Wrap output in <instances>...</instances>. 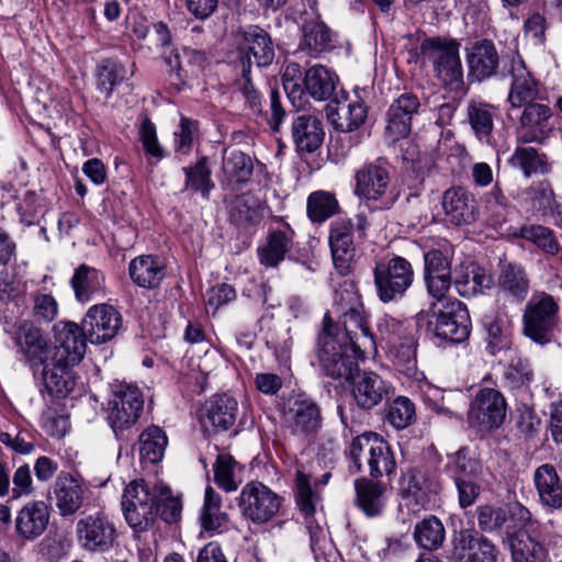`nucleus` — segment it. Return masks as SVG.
Here are the masks:
<instances>
[{"instance_id":"obj_4","label":"nucleus","mask_w":562,"mask_h":562,"mask_svg":"<svg viewBox=\"0 0 562 562\" xmlns=\"http://www.w3.org/2000/svg\"><path fill=\"white\" fill-rule=\"evenodd\" d=\"M420 54L432 63L435 75L445 87L457 92L463 90V68L456 41L428 37L420 44Z\"/></svg>"},{"instance_id":"obj_32","label":"nucleus","mask_w":562,"mask_h":562,"mask_svg":"<svg viewBox=\"0 0 562 562\" xmlns=\"http://www.w3.org/2000/svg\"><path fill=\"white\" fill-rule=\"evenodd\" d=\"M356 505L367 517H380L386 504V485L369 477L355 481Z\"/></svg>"},{"instance_id":"obj_52","label":"nucleus","mask_w":562,"mask_h":562,"mask_svg":"<svg viewBox=\"0 0 562 562\" xmlns=\"http://www.w3.org/2000/svg\"><path fill=\"white\" fill-rule=\"evenodd\" d=\"M221 496L211 487L204 493V504L201 515V525L207 531L226 528L228 515L221 509Z\"/></svg>"},{"instance_id":"obj_22","label":"nucleus","mask_w":562,"mask_h":562,"mask_svg":"<svg viewBox=\"0 0 562 562\" xmlns=\"http://www.w3.org/2000/svg\"><path fill=\"white\" fill-rule=\"evenodd\" d=\"M355 192L370 201L380 200L387 191L391 176L390 166L384 158L364 164L355 175Z\"/></svg>"},{"instance_id":"obj_26","label":"nucleus","mask_w":562,"mask_h":562,"mask_svg":"<svg viewBox=\"0 0 562 562\" xmlns=\"http://www.w3.org/2000/svg\"><path fill=\"white\" fill-rule=\"evenodd\" d=\"M419 108V99L411 92H405L393 101L387 110L386 125V131L393 139L405 137L411 133L412 120Z\"/></svg>"},{"instance_id":"obj_20","label":"nucleus","mask_w":562,"mask_h":562,"mask_svg":"<svg viewBox=\"0 0 562 562\" xmlns=\"http://www.w3.org/2000/svg\"><path fill=\"white\" fill-rule=\"evenodd\" d=\"M55 346L52 348V355L57 361L78 364L85 353L88 340L82 325L74 322H59L54 326Z\"/></svg>"},{"instance_id":"obj_60","label":"nucleus","mask_w":562,"mask_h":562,"mask_svg":"<svg viewBox=\"0 0 562 562\" xmlns=\"http://www.w3.org/2000/svg\"><path fill=\"white\" fill-rule=\"evenodd\" d=\"M337 209V200L328 192L317 191L307 199V215L314 223L325 222L336 213Z\"/></svg>"},{"instance_id":"obj_40","label":"nucleus","mask_w":562,"mask_h":562,"mask_svg":"<svg viewBox=\"0 0 562 562\" xmlns=\"http://www.w3.org/2000/svg\"><path fill=\"white\" fill-rule=\"evenodd\" d=\"M288 419L294 435L314 434L322 424L319 407L308 398L295 400L289 409Z\"/></svg>"},{"instance_id":"obj_34","label":"nucleus","mask_w":562,"mask_h":562,"mask_svg":"<svg viewBox=\"0 0 562 562\" xmlns=\"http://www.w3.org/2000/svg\"><path fill=\"white\" fill-rule=\"evenodd\" d=\"M467 61L469 65L470 76L482 81L496 75L499 56L493 42L482 40L468 50Z\"/></svg>"},{"instance_id":"obj_44","label":"nucleus","mask_w":562,"mask_h":562,"mask_svg":"<svg viewBox=\"0 0 562 562\" xmlns=\"http://www.w3.org/2000/svg\"><path fill=\"white\" fill-rule=\"evenodd\" d=\"M337 77L322 65L308 68L303 78V90L314 100L325 101L330 99L336 89Z\"/></svg>"},{"instance_id":"obj_58","label":"nucleus","mask_w":562,"mask_h":562,"mask_svg":"<svg viewBox=\"0 0 562 562\" xmlns=\"http://www.w3.org/2000/svg\"><path fill=\"white\" fill-rule=\"evenodd\" d=\"M223 172L235 182H247L252 173L254 165L250 156L240 150L225 151L222 165Z\"/></svg>"},{"instance_id":"obj_59","label":"nucleus","mask_w":562,"mask_h":562,"mask_svg":"<svg viewBox=\"0 0 562 562\" xmlns=\"http://www.w3.org/2000/svg\"><path fill=\"white\" fill-rule=\"evenodd\" d=\"M526 194L531 209L542 215L552 214L559 206L552 186L547 180L532 183Z\"/></svg>"},{"instance_id":"obj_24","label":"nucleus","mask_w":562,"mask_h":562,"mask_svg":"<svg viewBox=\"0 0 562 562\" xmlns=\"http://www.w3.org/2000/svg\"><path fill=\"white\" fill-rule=\"evenodd\" d=\"M352 228L353 225L350 220L340 218L331 223L329 232L333 262L341 276H347L351 272L355 259Z\"/></svg>"},{"instance_id":"obj_14","label":"nucleus","mask_w":562,"mask_h":562,"mask_svg":"<svg viewBox=\"0 0 562 562\" xmlns=\"http://www.w3.org/2000/svg\"><path fill=\"white\" fill-rule=\"evenodd\" d=\"M452 555L459 562H497L499 550L473 529H462L452 539Z\"/></svg>"},{"instance_id":"obj_42","label":"nucleus","mask_w":562,"mask_h":562,"mask_svg":"<svg viewBox=\"0 0 562 562\" xmlns=\"http://www.w3.org/2000/svg\"><path fill=\"white\" fill-rule=\"evenodd\" d=\"M293 235L289 225L284 229L270 232L266 243L258 248L259 262L265 267L276 268L292 249Z\"/></svg>"},{"instance_id":"obj_28","label":"nucleus","mask_w":562,"mask_h":562,"mask_svg":"<svg viewBox=\"0 0 562 562\" xmlns=\"http://www.w3.org/2000/svg\"><path fill=\"white\" fill-rule=\"evenodd\" d=\"M48 521V506L42 501L29 502L15 517L16 535L24 540H34L46 530Z\"/></svg>"},{"instance_id":"obj_33","label":"nucleus","mask_w":562,"mask_h":562,"mask_svg":"<svg viewBox=\"0 0 562 562\" xmlns=\"http://www.w3.org/2000/svg\"><path fill=\"white\" fill-rule=\"evenodd\" d=\"M533 484L542 506L551 509L562 507V480L554 465L544 463L533 473Z\"/></svg>"},{"instance_id":"obj_53","label":"nucleus","mask_w":562,"mask_h":562,"mask_svg":"<svg viewBox=\"0 0 562 562\" xmlns=\"http://www.w3.org/2000/svg\"><path fill=\"white\" fill-rule=\"evenodd\" d=\"M186 175V188L200 192L204 199H209L214 182L211 179L209 158L202 156L195 165L182 168Z\"/></svg>"},{"instance_id":"obj_30","label":"nucleus","mask_w":562,"mask_h":562,"mask_svg":"<svg viewBox=\"0 0 562 562\" xmlns=\"http://www.w3.org/2000/svg\"><path fill=\"white\" fill-rule=\"evenodd\" d=\"M438 482L419 469L407 470L401 479V494L419 507H426L431 497L437 494Z\"/></svg>"},{"instance_id":"obj_41","label":"nucleus","mask_w":562,"mask_h":562,"mask_svg":"<svg viewBox=\"0 0 562 562\" xmlns=\"http://www.w3.org/2000/svg\"><path fill=\"white\" fill-rule=\"evenodd\" d=\"M128 273L137 286L156 289L166 276V267L158 257L138 256L130 262Z\"/></svg>"},{"instance_id":"obj_6","label":"nucleus","mask_w":562,"mask_h":562,"mask_svg":"<svg viewBox=\"0 0 562 562\" xmlns=\"http://www.w3.org/2000/svg\"><path fill=\"white\" fill-rule=\"evenodd\" d=\"M524 334L532 341L546 345L560 324L559 304L547 292L533 293L522 315Z\"/></svg>"},{"instance_id":"obj_9","label":"nucleus","mask_w":562,"mask_h":562,"mask_svg":"<svg viewBox=\"0 0 562 562\" xmlns=\"http://www.w3.org/2000/svg\"><path fill=\"white\" fill-rule=\"evenodd\" d=\"M435 304L431 307V316L427 321L428 329L434 335L451 342H462L470 335L471 321L467 306L453 300L447 302L442 308L435 311Z\"/></svg>"},{"instance_id":"obj_2","label":"nucleus","mask_w":562,"mask_h":562,"mask_svg":"<svg viewBox=\"0 0 562 562\" xmlns=\"http://www.w3.org/2000/svg\"><path fill=\"white\" fill-rule=\"evenodd\" d=\"M370 351L356 349L353 345L334 336L331 327L326 325L318 336L317 359L324 374L349 382L358 373V359Z\"/></svg>"},{"instance_id":"obj_21","label":"nucleus","mask_w":562,"mask_h":562,"mask_svg":"<svg viewBox=\"0 0 562 562\" xmlns=\"http://www.w3.org/2000/svg\"><path fill=\"white\" fill-rule=\"evenodd\" d=\"M522 113L517 127L518 142L521 144H543L551 132L549 120L552 110L549 105L539 102L524 104Z\"/></svg>"},{"instance_id":"obj_1","label":"nucleus","mask_w":562,"mask_h":562,"mask_svg":"<svg viewBox=\"0 0 562 562\" xmlns=\"http://www.w3.org/2000/svg\"><path fill=\"white\" fill-rule=\"evenodd\" d=\"M335 308L342 321L344 331H340L327 317L324 326H330L335 337L350 342L356 349L374 350L375 341L368 326L363 303L351 284L335 292Z\"/></svg>"},{"instance_id":"obj_50","label":"nucleus","mask_w":562,"mask_h":562,"mask_svg":"<svg viewBox=\"0 0 562 562\" xmlns=\"http://www.w3.org/2000/svg\"><path fill=\"white\" fill-rule=\"evenodd\" d=\"M133 75L125 66L115 59H105L98 67L97 88L103 93L104 98L111 97L115 86L122 83Z\"/></svg>"},{"instance_id":"obj_43","label":"nucleus","mask_w":562,"mask_h":562,"mask_svg":"<svg viewBox=\"0 0 562 562\" xmlns=\"http://www.w3.org/2000/svg\"><path fill=\"white\" fill-rule=\"evenodd\" d=\"M302 34L300 47L307 50L310 55L328 52L335 47L334 33L318 19L305 21L302 26Z\"/></svg>"},{"instance_id":"obj_15","label":"nucleus","mask_w":562,"mask_h":562,"mask_svg":"<svg viewBox=\"0 0 562 562\" xmlns=\"http://www.w3.org/2000/svg\"><path fill=\"white\" fill-rule=\"evenodd\" d=\"M76 532L81 547L90 552L108 551L116 538L114 525L101 515H89L79 519Z\"/></svg>"},{"instance_id":"obj_7","label":"nucleus","mask_w":562,"mask_h":562,"mask_svg":"<svg viewBox=\"0 0 562 562\" xmlns=\"http://www.w3.org/2000/svg\"><path fill=\"white\" fill-rule=\"evenodd\" d=\"M156 482L134 480L124 488L122 512L127 525L136 532L148 530L156 521Z\"/></svg>"},{"instance_id":"obj_49","label":"nucleus","mask_w":562,"mask_h":562,"mask_svg":"<svg viewBox=\"0 0 562 562\" xmlns=\"http://www.w3.org/2000/svg\"><path fill=\"white\" fill-rule=\"evenodd\" d=\"M494 106L475 100L468 104L467 115L469 124L477 139L488 142L494 127Z\"/></svg>"},{"instance_id":"obj_19","label":"nucleus","mask_w":562,"mask_h":562,"mask_svg":"<svg viewBox=\"0 0 562 562\" xmlns=\"http://www.w3.org/2000/svg\"><path fill=\"white\" fill-rule=\"evenodd\" d=\"M451 257L440 249H429L424 254V278L429 294L442 300L452 285Z\"/></svg>"},{"instance_id":"obj_45","label":"nucleus","mask_w":562,"mask_h":562,"mask_svg":"<svg viewBox=\"0 0 562 562\" xmlns=\"http://www.w3.org/2000/svg\"><path fill=\"white\" fill-rule=\"evenodd\" d=\"M519 236L533 243L550 256L557 270H562V247L550 228L542 225H526L520 228Z\"/></svg>"},{"instance_id":"obj_51","label":"nucleus","mask_w":562,"mask_h":562,"mask_svg":"<svg viewBox=\"0 0 562 562\" xmlns=\"http://www.w3.org/2000/svg\"><path fill=\"white\" fill-rule=\"evenodd\" d=\"M446 530L442 522L435 516L424 518L414 529V539L422 548L434 551L442 546Z\"/></svg>"},{"instance_id":"obj_31","label":"nucleus","mask_w":562,"mask_h":562,"mask_svg":"<svg viewBox=\"0 0 562 562\" xmlns=\"http://www.w3.org/2000/svg\"><path fill=\"white\" fill-rule=\"evenodd\" d=\"M238 415L237 401L226 394L214 395L207 406L203 418V426L214 434L227 431L235 423Z\"/></svg>"},{"instance_id":"obj_47","label":"nucleus","mask_w":562,"mask_h":562,"mask_svg":"<svg viewBox=\"0 0 562 562\" xmlns=\"http://www.w3.org/2000/svg\"><path fill=\"white\" fill-rule=\"evenodd\" d=\"M508 162L512 167L519 168L526 178L536 173L546 175L550 171L547 155L539 153L533 147H516Z\"/></svg>"},{"instance_id":"obj_29","label":"nucleus","mask_w":562,"mask_h":562,"mask_svg":"<svg viewBox=\"0 0 562 562\" xmlns=\"http://www.w3.org/2000/svg\"><path fill=\"white\" fill-rule=\"evenodd\" d=\"M486 331V351L499 357L513 351L512 322L506 314H487L483 318Z\"/></svg>"},{"instance_id":"obj_25","label":"nucleus","mask_w":562,"mask_h":562,"mask_svg":"<svg viewBox=\"0 0 562 562\" xmlns=\"http://www.w3.org/2000/svg\"><path fill=\"white\" fill-rule=\"evenodd\" d=\"M442 209L447 221L460 226L476 220V201L472 193L462 187H451L442 194Z\"/></svg>"},{"instance_id":"obj_37","label":"nucleus","mask_w":562,"mask_h":562,"mask_svg":"<svg viewBox=\"0 0 562 562\" xmlns=\"http://www.w3.org/2000/svg\"><path fill=\"white\" fill-rule=\"evenodd\" d=\"M70 285L75 292V297L81 303H88L91 300L104 295L105 277L103 272L86 263L80 265L70 279Z\"/></svg>"},{"instance_id":"obj_11","label":"nucleus","mask_w":562,"mask_h":562,"mask_svg":"<svg viewBox=\"0 0 562 562\" xmlns=\"http://www.w3.org/2000/svg\"><path fill=\"white\" fill-rule=\"evenodd\" d=\"M282 498L270 487L258 481L247 483L239 495L238 506L243 516L254 524H265L273 518Z\"/></svg>"},{"instance_id":"obj_38","label":"nucleus","mask_w":562,"mask_h":562,"mask_svg":"<svg viewBox=\"0 0 562 562\" xmlns=\"http://www.w3.org/2000/svg\"><path fill=\"white\" fill-rule=\"evenodd\" d=\"M74 366H76V363L57 361L53 355L47 358V361L41 364L38 370H41L42 380L49 394L66 396L72 391L75 381L70 369Z\"/></svg>"},{"instance_id":"obj_64","label":"nucleus","mask_w":562,"mask_h":562,"mask_svg":"<svg viewBox=\"0 0 562 562\" xmlns=\"http://www.w3.org/2000/svg\"><path fill=\"white\" fill-rule=\"evenodd\" d=\"M533 372L529 362L518 355L510 357L509 363L504 371V380L512 389L527 385L532 380Z\"/></svg>"},{"instance_id":"obj_23","label":"nucleus","mask_w":562,"mask_h":562,"mask_svg":"<svg viewBox=\"0 0 562 562\" xmlns=\"http://www.w3.org/2000/svg\"><path fill=\"white\" fill-rule=\"evenodd\" d=\"M503 76L510 78L507 101L513 108H521L537 98L538 82L522 59L512 58L504 65Z\"/></svg>"},{"instance_id":"obj_10","label":"nucleus","mask_w":562,"mask_h":562,"mask_svg":"<svg viewBox=\"0 0 562 562\" xmlns=\"http://www.w3.org/2000/svg\"><path fill=\"white\" fill-rule=\"evenodd\" d=\"M475 514L481 531L487 533L505 531L509 537L531 519L529 509L519 503L505 506L480 505Z\"/></svg>"},{"instance_id":"obj_62","label":"nucleus","mask_w":562,"mask_h":562,"mask_svg":"<svg viewBox=\"0 0 562 562\" xmlns=\"http://www.w3.org/2000/svg\"><path fill=\"white\" fill-rule=\"evenodd\" d=\"M251 58L248 56L243 58L241 61V81L239 82V92L245 101V106L252 111V113L262 112V94L255 87L250 79Z\"/></svg>"},{"instance_id":"obj_61","label":"nucleus","mask_w":562,"mask_h":562,"mask_svg":"<svg viewBox=\"0 0 562 562\" xmlns=\"http://www.w3.org/2000/svg\"><path fill=\"white\" fill-rule=\"evenodd\" d=\"M295 501L299 509L306 517L315 514L319 502L318 494L311 486L310 476L302 471H297L295 475Z\"/></svg>"},{"instance_id":"obj_36","label":"nucleus","mask_w":562,"mask_h":562,"mask_svg":"<svg viewBox=\"0 0 562 562\" xmlns=\"http://www.w3.org/2000/svg\"><path fill=\"white\" fill-rule=\"evenodd\" d=\"M452 284L459 295L472 297L492 285V277L473 263H460L452 271Z\"/></svg>"},{"instance_id":"obj_8","label":"nucleus","mask_w":562,"mask_h":562,"mask_svg":"<svg viewBox=\"0 0 562 562\" xmlns=\"http://www.w3.org/2000/svg\"><path fill=\"white\" fill-rule=\"evenodd\" d=\"M373 276L376 295L383 303L401 300L414 280L412 265L400 256L376 263Z\"/></svg>"},{"instance_id":"obj_56","label":"nucleus","mask_w":562,"mask_h":562,"mask_svg":"<svg viewBox=\"0 0 562 562\" xmlns=\"http://www.w3.org/2000/svg\"><path fill=\"white\" fill-rule=\"evenodd\" d=\"M155 512H159L160 517L167 524L177 522L181 518L182 502L179 496L172 495L168 485L162 482H156Z\"/></svg>"},{"instance_id":"obj_48","label":"nucleus","mask_w":562,"mask_h":562,"mask_svg":"<svg viewBox=\"0 0 562 562\" xmlns=\"http://www.w3.org/2000/svg\"><path fill=\"white\" fill-rule=\"evenodd\" d=\"M138 443L140 460L146 463L156 464L164 458L168 439L161 428L151 426L139 435Z\"/></svg>"},{"instance_id":"obj_55","label":"nucleus","mask_w":562,"mask_h":562,"mask_svg":"<svg viewBox=\"0 0 562 562\" xmlns=\"http://www.w3.org/2000/svg\"><path fill=\"white\" fill-rule=\"evenodd\" d=\"M513 562H546L547 550L533 537L509 538Z\"/></svg>"},{"instance_id":"obj_17","label":"nucleus","mask_w":562,"mask_h":562,"mask_svg":"<svg viewBox=\"0 0 562 562\" xmlns=\"http://www.w3.org/2000/svg\"><path fill=\"white\" fill-rule=\"evenodd\" d=\"M349 382H351L353 401L363 411L373 409L382 402L389 401L393 394L391 384L371 371L358 370Z\"/></svg>"},{"instance_id":"obj_5","label":"nucleus","mask_w":562,"mask_h":562,"mask_svg":"<svg viewBox=\"0 0 562 562\" xmlns=\"http://www.w3.org/2000/svg\"><path fill=\"white\" fill-rule=\"evenodd\" d=\"M144 407L142 391L133 384L119 383L113 386L108 402V422L119 440H128L131 429L138 420Z\"/></svg>"},{"instance_id":"obj_54","label":"nucleus","mask_w":562,"mask_h":562,"mask_svg":"<svg viewBox=\"0 0 562 562\" xmlns=\"http://www.w3.org/2000/svg\"><path fill=\"white\" fill-rule=\"evenodd\" d=\"M396 468V461L389 443L374 434L372 459L369 467L371 479L391 475Z\"/></svg>"},{"instance_id":"obj_12","label":"nucleus","mask_w":562,"mask_h":562,"mask_svg":"<svg viewBox=\"0 0 562 562\" xmlns=\"http://www.w3.org/2000/svg\"><path fill=\"white\" fill-rule=\"evenodd\" d=\"M506 411V400L498 390L481 387L471 404L469 424L482 431L497 429L505 420Z\"/></svg>"},{"instance_id":"obj_27","label":"nucleus","mask_w":562,"mask_h":562,"mask_svg":"<svg viewBox=\"0 0 562 562\" xmlns=\"http://www.w3.org/2000/svg\"><path fill=\"white\" fill-rule=\"evenodd\" d=\"M326 116L335 130L351 132L357 130L367 117V108L360 99L351 101H330L326 105Z\"/></svg>"},{"instance_id":"obj_46","label":"nucleus","mask_w":562,"mask_h":562,"mask_svg":"<svg viewBox=\"0 0 562 562\" xmlns=\"http://www.w3.org/2000/svg\"><path fill=\"white\" fill-rule=\"evenodd\" d=\"M498 289L517 302L524 301L529 290V279L525 269L516 263L504 266L498 278Z\"/></svg>"},{"instance_id":"obj_18","label":"nucleus","mask_w":562,"mask_h":562,"mask_svg":"<svg viewBox=\"0 0 562 562\" xmlns=\"http://www.w3.org/2000/svg\"><path fill=\"white\" fill-rule=\"evenodd\" d=\"M238 67L241 68L243 58L254 56L258 67H268L272 64L276 53L270 35L257 25L240 29L236 33Z\"/></svg>"},{"instance_id":"obj_63","label":"nucleus","mask_w":562,"mask_h":562,"mask_svg":"<svg viewBox=\"0 0 562 562\" xmlns=\"http://www.w3.org/2000/svg\"><path fill=\"white\" fill-rule=\"evenodd\" d=\"M373 432H366L356 437L348 450V457L352 463L355 472H361L363 464L367 463L368 468L372 459L373 451Z\"/></svg>"},{"instance_id":"obj_39","label":"nucleus","mask_w":562,"mask_h":562,"mask_svg":"<svg viewBox=\"0 0 562 562\" xmlns=\"http://www.w3.org/2000/svg\"><path fill=\"white\" fill-rule=\"evenodd\" d=\"M56 507L61 516L77 513L85 501V487L71 474L61 473L54 484Z\"/></svg>"},{"instance_id":"obj_3","label":"nucleus","mask_w":562,"mask_h":562,"mask_svg":"<svg viewBox=\"0 0 562 562\" xmlns=\"http://www.w3.org/2000/svg\"><path fill=\"white\" fill-rule=\"evenodd\" d=\"M378 331L396 369L413 375L417 369V340L412 323L384 317L378 325Z\"/></svg>"},{"instance_id":"obj_35","label":"nucleus","mask_w":562,"mask_h":562,"mask_svg":"<svg viewBox=\"0 0 562 562\" xmlns=\"http://www.w3.org/2000/svg\"><path fill=\"white\" fill-rule=\"evenodd\" d=\"M324 135L321 120L313 114H300L292 122V137L300 153L310 154L318 149Z\"/></svg>"},{"instance_id":"obj_13","label":"nucleus","mask_w":562,"mask_h":562,"mask_svg":"<svg viewBox=\"0 0 562 562\" xmlns=\"http://www.w3.org/2000/svg\"><path fill=\"white\" fill-rule=\"evenodd\" d=\"M81 325L91 344H103L116 336L122 327V316L112 305L95 304L88 310Z\"/></svg>"},{"instance_id":"obj_57","label":"nucleus","mask_w":562,"mask_h":562,"mask_svg":"<svg viewBox=\"0 0 562 562\" xmlns=\"http://www.w3.org/2000/svg\"><path fill=\"white\" fill-rule=\"evenodd\" d=\"M448 468L452 479H477L482 472L481 462L472 456L468 447H462L454 453L448 456Z\"/></svg>"},{"instance_id":"obj_16","label":"nucleus","mask_w":562,"mask_h":562,"mask_svg":"<svg viewBox=\"0 0 562 562\" xmlns=\"http://www.w3.org/2000/svg\"><path fill=\"white\" fill-rule=\"evenodd\" d=\"M13 338L19 351L36 374L41 364L52 356V347L48 345L44 331L33 323L22 321L16 325Z\"/></svg>"}]
</instances>
